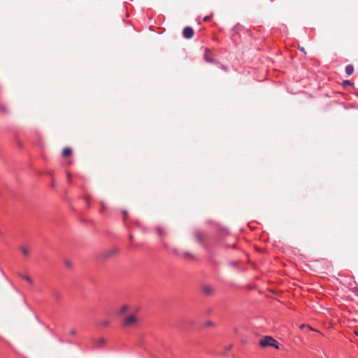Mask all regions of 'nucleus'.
<instances>
[{
	"label": "nucleus",
	"instance_id": "nucleus-1",
	"mask_svg": "<svg viewBox=\"0 0 358 358\" xmlns=\"http://www.w3.org/2000/svg\"><path fill=\"white\" fill-rule=\"evenodd\" d=\"M138 322V318L136 314H130L124 317L122 321V325L124 327H131L136 325Z\"/></svg>",
	"mask_w": 358,
	"mask_h": 358
},
{
	"label": "nucleus",
	"instance_id": "nucleus-2",
	"mask_svg": "<svg viewBox=\"0 0 358 358\" xmlns=\"http://www.w3.org/2000/svg\"><path fill=\"white\" fill-rule=\"evenodd\" d=\"M259 345L262 347H273L276 349L279 348L278 342L271 336H265L259 341Z\"/></svg>",
	"mask_w": 358,
	"mask_h": 358
},
{
	"label": "nucleus",
	"instance_id": "nucleus-3",
	"mask_svg": "<svg viewBox=\"0 0 358 358\" xmlns=\"http://www.w3.org/2000/svg\"><path fill=\"white\" fill-rule=\"evenodd\" d=\"M183 36L187 38H191L194 35V30L191 27H187L183 29Z\"/></svg>",
	"mask_w": 358,
	"mask_h": 358
},
{
	"label": "nucleus",
	"instance_id": "nucleus-4",
	"mask_svg": "<svg viewBox=\"0 0 358 358\" xmlns=\"http://www.w3.org/2000/svg\"><path fill=\"white\" fill-rule=\"evenodd\" d=\"M202 291L204 294L210 295L213 292V288L209 285H203L202 287Z\"/></svg>",
	"mask_w": 358,
	"mask_h": 358
},
{
	"label": "nucleus",
	"instance_id": "nucleus-5",
	"mask_svg": "<svg viewBox=\"0 0 358 358\" xmlns=\"http://www.w3.org/2000/svg\"><path fill=\"white\" fill-rule=\"evenodd\" d=\"M71 155V150L69 148H65L63 149L62 155L64 157H69Z\"/></svg>",
	"mask_w": 358,
	"mask_h": 358
},
{
	"label": "nucleus",
	"instance_id": "nucleus-6",
	"mask_svg": "<svg viewBox=\"0 0 358 358\" xmlns=\"http://www.w3.org/2000/svg\"><path fill=\"white\" fill-rule=\"evenodd\" d=\"M354 71V67L352 65L349 64L345 66V73L348 75H351Z\"/></svg>",
	"mask_w": 358,
	"mask_h": 358
},
{
	"label": "nucleus",
	"instance_id": "nucleus-7",
	"mask_svg": "<svg viewBox=\"0 0 358 358\" xmlns=\"http://www.w3.org/2000/svg\"><path fill=\"white\" fill-rule=\"evenodd\" d=\"M20 250L22 252V254L24 255V256H29V250L28 248L27 247H24V246H20Z\"/></svg>",
	"mask_w": 358,
	"mask_h": 358
},
{
	"label": "nucleus",
	"instance_id": "nucleus-8",
	"mask_svg": "<svg viewBox=\"0 0 358 358\" xmlns=\"http://www.w3.org/2000/svg\"><path fill=\"white\" fill-rule=\"evenodd\" d=\"M20 276L24 279L25 280H27L28 282H29L30 284H33L34 281L28 275H22V274H20Z\"/></svg>",
	"mask_w": 358,
	"mask_h": 358
},
{
	"label": "nucleus",
	"instance_id": "nucleus-9",
	"mask_svg": "<svg viewBox=\"0 0 358 358\" xmlns=\"http://www.w3.org/2000/svg\"><path fill=\"white\" fill-rule=\"evenodd\" d=\"M117 252V249L115 248V249H112V250L106 252L105 255H106V257H108L109 255H112L115 254Z\"/></svg>",
	"mask_w": 358,
	"mask_h": 358
},
{
	"label": "nucleus",
	"instance_id": "nucleus-10",
	"mask_svg": "<svg viewBox=\"0 0 358 358\" xmlns=\"http://www.w3.org/2000/svg\"><path fill=\"white\" fill-rule=\"evenodd\" d=\"M64 264L65 266L68 268H71L73 267V264L71 262H70L69 260L68 259H66L64 261Z\"/></svg>",
	"mask_w": 358,
	"mask_h": 358
},
{
	"label": "nucleus",
	"instance_id": "nucleus-11",
	"mask_svg": "<svg viewBox=\"0 0 358 358\" xmlns=\"http://www.w3.org/2000/svg\"><path fill=\"white\" fill-rule=\"evenodd\" d=\"M127 310H128V306H126V305H124V306H122L120 308L119 313H120V314H122V313H124V312H126Z\"/></svg>",
	"mask_w": 358,
	"mask_h": 358
},
{
	"label": "nucleus",
	"instance_id": "nucleus-12",
	"mask_svg": "<svg viewBox=\"0 0 358 358\" xmlns=\"http://www.w3.org/2000/svg\"><path fill=\"white\" fill-rule=\"evenodd\" d=\"M109 324H110L109 321L105 320V321L101 322L99 324H100V326H102V327H107L109 325Z\"/></svg>",
	"mask_w": 358,
	"mask_h": 358
},
{
	"label": "nucleus",
	"instance_id": "nucleus-13",
	"mask_svg": "<svg viewBox=\"0 0 358 358\" xmlns=\"http://www.w3.org/2000/svg\"><path fill=\"white\" fill-rule=\"evenodd\" d=\"M343 85L346 87L347 85H353V84L350 80H345L343 83Z\"/></svg>",
	"mask_w": 358,
	"mask_h": 358
},
{
	"label": "nucleus",
	"instance_id": "nucleus-14",
	"mask_svg": "<svg viewBox=\"0 0 358 358\" xmlns=\"http://www.w3.org/2000/svg\"><path fill=\"white\" fill-rule=\"evenodd\" d=\"M206 326L207 327H213L214 326V324L210 322V321H208L206 323Z\"/></svg>",
	"mask_w": 358,
	"mask_h": 358
},
{
	"label": "nucleus",
	"instance_id": "nucleus-15",
	"mask_svg": "<svg viewBox=\"0 0 358 358\" xmlns=\"http://www.w3.org/2000/svg\"><path fill=\"white\" fill-rule=\"evenodd\" d=\"M298 49L303 53L306 54V52L305 50V48L303 47H299Z\"/></svg>",
	"mask_w": 358,
	"mask_h": 358
},
{
	"label": "nucleus",
	"instance_id": "nucleus-16",
	"mask_svg": "<svg viewBox=\"0 0 358 358\" xmlns=\"http://www.w3.org/2000/svg\"><path fill=\"white\" fill-rule=\"evenodd\" d=\"M70 335L75 336L76 334V331L75 329H72L69 331Z\"/></svg>",
	"mask_w": 358,
	"mask_h": 358
},
{
	"label": "nucleus",
	"instance_id": "nucleus-17",
	"mask_svg": "<svg viewBox=\"0 0 358 358\" xmlns=\"http://www.w3.org/2000/svg\"><path fill=\"white\" fill-rule=\"evenodd\" d=\"M104 342H105L104 338H99V344H103V343H104Z\"/></svg>",
	"mask_w": 358,
	"mask_h": 358
},
{
	"label": "nucleus",
	"instance_id": "nucleus-18",
	"mask_svg": "<svg viewBox=\"0 0 358 358\" xmlns=\"http://www.w3.org/2000/svg\"><path fill=\"white\" fill-rule=\"evenodd\" d=\"M52 294L56 299H58L59 298V296L57 293L54 292Z\"/></svg>",
	"mask_w": 358,
	"mask_h": 358
},
{
	"label": "nucleus",
	"instance_id": "nucleus-19",
	"mask_svg": "<svg viewBox=\"0 0 358 358\" xmlns=\"http://www.w3.org/2000/svg\"><path fill=\"white\" fill-rule=\"evenodd\" d=\"M123 215H124V219H126L127 217V215H128V213L127 211H124L123 212Z\"/></svg>",
	"mask_w": 358,
	"mask_h": 358
},
{
	"label": "nucleus",
	"instance_id": "nucleus-20",
	"mask_svg": "<svg viewBox=\"0 0 358 358\" xmlns=\"http://www.w3.org/2000/svg\"><path fill=\"white\" fill-rule=\"evenodd\" d=\"M209 18H210L209 17H204V19H203V20H204V21H207V20H209Z\"/></svg>",
	"mask_w": 358,
	"mask_h": 358
},
{
	"label": "nucleus",
	"instance_id": "nucleus-21",
	"mask_svg": "<svg viewBox=\"0 0 358 358\" xmlns=\"http://www.w3.org/2000/svg\"><path fill=\"white\" fill-rule=\"evenodd\" d=\"M129 239H130V240H132V239H133V236H132V235H130V236H129Z\"/></svg>",
	"mask_w": 358,
	"mask_h": 358
},
{
	"label": "nucleus",
	"instance_id": "nucleus-22",
	"mask_svg": "<svg viewBox=\"0 0 358 358\" xmlns=\"http://www.w3.org/2000/svg\"><path fill=\"white\" fill-rule=\"evenodd\" d=\"M104 210V206L103 204L102 203V209H101V211Z\"/></svg>",
	"mask_w": 358,
	"mask_h": 358
},
{
	"label": "nucleus",
	"instance_id": "nucleus-23",
	"mask_svg": "<svg viewBox=\"0 0 358 358\" xmlns=\"http://www.w3.org/2000/svg\"><path fill=\"white\" fill-rule=\"evenodd\" d=\"M70 178H71V176H70V174H68V179L70 180Z\"/></svg>",
	"mask_w": 358,
	"mask_h": 358
},
{
	"label": "nucleus",
	"instance_id": "nucleus-24",
	"mask_svg": "<svg viewBox=\"0 0 358 358\" xmlns=\"http://www.w3.org/2000/svg\"><path fill=\"white\" fill-rule=\"evenodd\" d=\"M357 295H358V290H357Z\"/></svg>",
	"mask_w": 358,
	"mask_h": 358
}]
</instances>
